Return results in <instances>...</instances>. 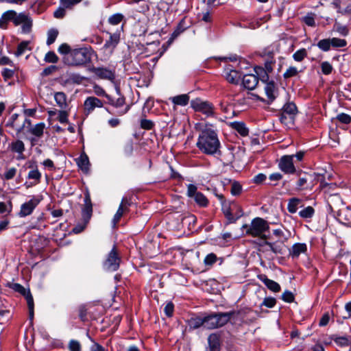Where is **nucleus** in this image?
Listing matches in <instances>:
<instances>
[{"label":"nucleus","mask_w":351,"mask_h":351,"mask_svg":"<svg viewBox=\"0 0 351 351\" xmlns=\"http://www.w3.org/2000/svg\"><path fill=\"white\" fill-rule=\"evenodd\" d=\"M73 49H71V47L66 44L63 43L58 47V52L61 54L65 55L67 56L72 51Z\"/></svg>","instance_id":"50"},{"label":"nucleus","mask_w":351,"mask_h":351,"mask_svg":"<svg viewBox=\"0 0 351 351\" xmlns=\"http://www.w3.org/2000/svg\"><path fill=\"white\" fill-rule=\"evenodd\" d=\"M16 171L17 170L15 167H11L5 171L3 177L7 180H11L16 176Z\"/></svg>","instance_id":"57"},{"label":"nucleus","mask_w":351,"mask_h":351,"mask_svg":"<svg viewBox=\"0 0 351 351\" xmlns=\"http://www.w3.org/2000/svg\"><path fill=\"white\" fill-rule=\"evenodd\" d=\"M54 99L57 105L61 109H65L67 107L66 96L63 92H58L54 95Z\"/></svg>","instance_id":"28"},{"label":"nucleus","mask_w":351,"mask_h":351,"mask_svg":"<svg viewBox=\"0 0 351 351\" xmlns=\"http://www.w3.org/2000/svg\"><path fill=\"white\" fill-rule=\"evenodd\" d=\"M32 26V21L29 19V18L27 19V21L23 23L22 26V31L23 33H29L31 31Z\"/></svg>","instance_id":"59"},{"label":"nucleus","mask_w":351,"mask_h":351,"mask_svg":"<svg viewBox=\"0 0 351 351\" xmlns=\"http://www.w3.org/2000/svg\"><path fill=\"white\" fill-rule=\"evenodd\" d=\"M58 35V31L56 29H51L47 32V45H51L53 44Z\"/></svg>","instance_id":"38"},{"label":"nucleus","mask_w":351,"mask_h":351,"mask_svg":"<svg viewBox=\"0 0 351 351\" xmlns=\"http://www.w3.org/2000/svg\"><path fill=\"white\" fill-rule=\"evenodd\" d=\"M103 101L95 97H88L84 101V110L88 114L92 112L96 108H102Z\"/></svg>","instance_id":"16"},{"label":"nucleus","mask_w":351,"mask_h":351,"mask_svg":"<svg viewBox=\"0 0 351 351\" xmlns=\"http://www.w3.org/2000/svg\"><path fill=\"white\" fill-rule=\"evenodd\" d=\"M293 156H284L279 162V168L285 173H294L295 168L293 165Z\"/></svg>","instance_id":"10"},{"label":"nucleus","mask_w":351,"mask_h":351,"mask_svg":"<svg viewBox=\"0 0 351 351\" xmlns=\"http://www.w3.org/2000/svg\"><path fill=\"white\" fill-rule=\"evenodd\" d=\"M77 166L84 172H88L89 169V160L88 156L83 153L80 156L75 159Z\"/></svg>","instance_id":"23"},{"label":"nucleus","mask_w":351,"mask_h":351,"mask_svg":"<svg viewBox=\"0 0 351 351\" xmlns=\"http://www.w3.org/2000/svg\"><path fill=\"white\" fill-rule=\"evenodd\" d=\"M170 99L175 105L185 106L189 104L190 97L188 94H182L173 97Z\"/></svg>","instance_id":"26"},{"label":"nucleus","mask_w":351,"mask_h":351,"mask_svg":"<svg viewBox=\"0 0 351 351\" xmlns=\"http://www.w3.org/2000/svg\"><path fill=\"white\" fill-rule=\"evenodd\" d=\"M321 69L324 75H329L332 73L333 68L330 63L325 61L321 64Z\"/></svg>","instance_id":"47"},{"label":"nucleus","mask_w":351,"mask_h":351,"mask_svg":"<svg viewBox=\"0 0 351 351\" xmlns=\"http://www.w3.org/2000/svg\"><path fill=\"white\" fill-rule=\"evenodd\" d=\"M210 123H198L195 128L199 131L196 143L197 147L204 154L214 155L221 147L218 135Z\"/></svg>","instance_id":"1"},{"label":"nucleus","mask_w":351,"mask_h":351,"mask_svg":"<svg viewBox=\"0 0 351 351\" xmlns=\"http://www.w3.org/2000/svg\"><path fill=\"white\" fill-rule=\"evenodd\" d=\"M191 106L195 111L202 112L207 117L215 116V107L209 101L197 98L191 101Z\"/></svg>","instance_id":"5"},{"label":"nucleus","mask_w":351,"mask_h":351,"mask_svg":"<svg viewBox=\"0 0 351 351\" xmlns=\"http://www.w3.org/2000/svg\"><path fill=\"white\" fill-rule=\"evenodd\" d=\"M174 306L173 303L169 302L164 308L165 313L167 317H171L173 313Z\"/></svg>","instance_id":"60"},{"label":"nucleus","mask_w":351,"mask_h":351,"mask_svg":"<svg viewBox=\"0 0 351 351\" xmlns=\"http://www.w3.org/2000/svg\"><path fill=\"white\" fill-rule=\"evenodd\" d=\"M28 167L31 169L27 174V179L32 180L31 182V185L34 186L40 182L41 180V173L38 169L37 165L35 162H29Z\"/></svg>","instance_id":"15"},{"label":"nucleus","mask_w":351,"mask_h":351,"mask_svg":"<svg viewBox=\"0 0 351 351\" xmlns=\"http://www.w3.org/2000/svg\"><path fill=\"white\" fill-rule=\"evenodd\" d=\"M260 247L263 248L262 251L268 253L271 252L275 254H282V246L278 244V242H269L265 240H263L262 243L259 244Z\"/></svg>","instance_id":"14"},{"label":"nucleus","mask_w":351,"mask_h":351,"mask_svg":"<svg viewBox=\"0 0 351 351\" xmlns=\"http://www.w3.org/2000/svg\"><path fill=\"white\" fill-rule=\"evenodd\" d=\"M258 279L261 280L271 291L277 293L280 291V285L278 282L267 278L265 275H259Z\"/></svg>","instance_id":"20"},{"label":"nucleus","mask_w":351,"mask_h":351,"mask_svg":"<svg viewBox=\"0 0 351 351\" xmlns=\"http://www.w3.org/2000/svg\"><path fill=\"white\" fill-rule=\"evenodd\" d=\"M10 150L12 152L17 153L19 154H23L25 151V145L21 140H16L11 143L9 145Z\"/></svg>","instance_id":"27"},{"label":"nucleus","mask_w":351,"mask_h":351,"mask_svg":"<svg viewBox=\"0 0 351 351\" xmlns=\"http://www.w3.org/2000/svg\"><path fill=\"white\" fill-rule=\"evenodd\" d=\"M39 200L36 198H32L29 201L23 204L21 206V210L19 213V216L26 217L29 215L37 206Z\"/></svg>","instance_id":"17"},{"label":"nucleus","mask_w":351,"mask_h":351,"mask_svg":"<svg viewBox=\"0 0 351 351\" xmlns=\"http://www.w3.org/2000/svg\"><path fill=\"white\" fill-rule=\"evenodd\" d=\"M242 187L237 182H234L231 185V193L233 195H238L241 193Z\"/></svg>","instance_id":"55"},{"label":"nucleus","mask_w":351,"mask_h":351,"mask_svg":"<svg viewBox=\"0 0 351 351\" xmlns=\"http://www.w3.org/2000/svg\"><path fill=\"white\" fill-rule=\"evenodd\" d=\"M331 339H332L338 346L341 347H348L351 344L350 341L348 339L347 337H338L335 335L331 336Z\"/></svg>","instance_id":"32"},{"label":"nucleus","mask_w":351,"mask_h":351,"mask_svg":"<svg viewBox=\"0 0 351 351\" xmlns=\"http://www.w3.org/2000/svg\"><path fill=\"white\" fill-rule=\"evenodd\" d=\"M125 213H127V211L123 208V206L119 205V208L112 219V223L114 227L117 226V223L119 221L123 214Z\"/></svg>","instance_id":"41"},{"label":"nucleus","mask_w":351,"mask_h":351,"mask_svg":"<svg viewBox=\"0 0 351 351\" xmlns=\"http://www.w3.org/2000/svg\"><path fill=\"white\" fill-rule=\"evenodd\" d=\"M337 119L345 124H348L351 121V117L346 113H340L337 116Z\"/></svg>","instance_id":"56"},{"label":"nucleus","mask_w":351,"mask_h":351,"mask_svg":"<svg viewBox=\"0 0 351 351\" xmlns=\"http://www.w3.org/2000/svg\"><path fill=\"white\" fill-rule=\"evenodd\" d=\"M307 51L306 49L302 48L293 54V58L296 62H302L305 58L307 57Z\"/></svg>","instance_id":"37"},{"label":"nucleus","mask_w":351,"mask_h":351,"mask_svg":"<svg viewBox=\"0 0 351 351\" xmlns=\"http://www.w3.org/2000/svg\"><path fill=\"white\" fill-rule=\"evenodd\" d=\"M94 93L99 97H106L108 98V95L106 94L104 88L98 84H95L93 86Z\"/></svg>","instance_id":"48"},{"label":"nucleus","mask_w":351,"mask_h":351,"mask_svg":"<svg viewBox=\"0 0 351 351\" xmlns=\"http://www.w3.org/2000/svg\"><path fill=\"white\" fill-rule=\"evenodd\" d=\"M230 126L232 129L235 130L242 136L248 135L249 130L246 128L243 122L234 121L230 123Z\"/></svg>","instance_id":"24"},{"label":"nucleus","mask_w":351,"mask_h":351,"mask_svg":"<svg viewBox=\"0 0 351 351\" xmlns=\"http://www.w3.org/2000/svg\"><path fill=\"white\" fill-rule=\"evenodd\" d=\"M272 54V53H269L268 57L265 59V68H263L270 73H272L276 63V60H274Z\"/></svg>","instance_id":"33"},{"label":"nucleus","mask_w":351,"mask_h":351,"mask_svg":"<svg viewBox=\"0 0 351 351\" xmlns=\"http://www.w3.org/2000/svg\"><path fill=\"white\" fill-rule=\"evenodd\" d=\"M14 75V71L9 69H4L2 71V76L4 80L6 81L10 78H12Z\"/></svg>","instance_id":"63"},{"label":"nucleus","mask_w":351,"mask_h":351,"mask_svg":"<svg viewBox=\"0 0 351 351\" xmlns=\"http://www.w3.org/2000/svg\"><path fill=\"white\" fill-rule=\"evenodd\" d=\"M226 78L228 82L237 84L240 80L241 75L235 70H230L226 73Z\"/></svg>","instance_id":"29"},{"label":"nucleus","mask_w":351,"mask_h":351,"mask_svg":"<svg viewBox=\"0 0 351 351\" xmlns=\"http://www.w3.org/2000/svg\"><path fill=\"white\" fill-rule=\"evenodd\" d=\"M243 86L248 90H254L258 83V78L256 75L247 74L243 77Z\"/></svg>","instance_id":"19"},{"label":"nucleus","mask_w":351,"mask_h":351,"mask_svg":"<svg viewBox=\"0 0 351 351\" xmlns=\"http://www.w3.org/2000/svg\"><path fill=\"white\" fill-rule=\"evenodd\" d=\"M210 351H220V336L213 333L208 338Z\"/></svg>","instance_id":"21"},{"label":"nucleus","mask_w":351,"mask_h":351,"mask_svg":"<svg viewBox=\"0 0 351 351\" xmlns=\"http://www.w3.org/2000/svg\"><path fill=\"white\" fill-rule=\"evenodd\" d=\"M276 304V300L272 297L265 298L261 304V306H265L267 308H273Z\"/></svg>","instance_id":"53"},{"label":"nucleus","mask_w":351,"mask_h":351,"mask_svg":"<svg viewBox=\"0 0 351 351\" xmlns=\"http://www.w3.org/2000/svg\"><path fill=\"white\" fill-rule=\"evenodd\" d=\"M29 41H22L21 43H19L17 47V50L15 52V55L16 56H20L23 55L26 50H31V49L29 47Z\"/></svg>","instance_id":"35"},{"label":"nucleus","mask_w":351,"mask_h":351,"mask_svg":"<svg viewBox=\"0 0 351 351\" xmlns=\"http://www.w3.org/2000/svg\"><path fill=\"white\" fill-rule=\"evenodd\" d=\"M28 18V16L23 12H21L19 14L16 12L13 23L15 25H19L27 21Z\"/></svg>","instance_id":"45"},{"label":"nucleus","mask_w":351,"mask_h":351,"mask_svg":"<svg viewBox=\"0 0 351 351\" xmlns=\"http://www.w3.org/2000/svg\"><path fill=\"white\" fill-rule=\"evenodd\" d=\"M120 40V36L118 34H110V38L106 41L104 45L101 48L104 56L109 57L111 56Z\"/></svg>","instance_id":"9"},{"label":"nucleus","mask_w":351,"mask_h":351,"mask_svg":"<svg viewBox=\"0 0 351 351\" xmlns=\"http://www.w3.org/2000/svg\"><path fill=\"white\" fill-rule=\"evenodd\" d=\"M25 128H28L29 132L32 134L34 135L36 137L40 138L43 135L45 124L44 123H39L36 124L34 126H32L31 120L25 119L23 124L19 126L17 130L19 132H20L23 131Z\"/></svg>","instance_id":"8"},{"label":"nucleus","mask_w":351,"mask_h":351,"mask_svg":"<svg viewBox=\"0 0 351 351\" xmlns=\"http://www.w3.org/2000/svg\"><path fill=\"white\" fill-rule=\"evenodd\" d=\"M298 73L299 71L298 68L293 66H291L284 73L283 77L285 79H288L296 76Z\"/></svg>","instance_id":"42"},{"label":"nucleus","mask_w":351,"mask_h":351,"mask_svg":"<svg viewBox=\"0 0 351 351\" xmlns=\"http://www.w3.org/2000/svg\"><path fill=\"white\" fill-rule=\"evenodd\" d=\"M255 71L256 73V75L258 77V79L261 80V82H263L265 84H266L268 82H270L269 80V74L270 73L267 72L263 68L260 67V66L256 67V68H255Z\"/></svg>","instance_id":"30"},{"label":"nucleus","mask_w":351,"mask_h":351,"mask_svg":"<svg viewBox=\"0 0 351 351\" xmlns=\"http://www.w3.org/2000/svg\"><path fill=\"white\" fill-rule=\"evenodd\" d=\"M234 311L213 313L204 316V328L215 329L226 324L234 315Z\"/></svg>","instance_id":"4"},{"label":"nucleus","mask_w":351,"mask_h":351,"mask_svg":"<svg viewBox=\"0 0 351 351\" xmlns=\"http://www.w3.org/2000/svg\"><path fill=\"white\" fill-rule=\"evenodd\" d=\"M317 47L324 51H329L332 47L330 38L320 40L317 43Z\"/></svg>","instance_id":"40"},{"label":"nucleus","mask_w":351,"mask_h":351,"mask_svg":"<svg viewBox=\"0 0 351 351\" xmlns=\"http://www.w3.org/2000/svg\"><path fill=\"white\" fill-rule=\"evenodd\" d=\"M307 250V247L305 243H295L292 246L290 250V255L293 258H298L301 254L305 253Z\"/></svg>","instance_id":"22"},{"label":"nucleus","mask_w":351,"mask_h":351,"mask_svg":"<svg viewBox=\"0 0 351 351\" xmlns=\"http://www.w3.org/2000/svg\"><path fill=\"white\" fill-rule=\"evenodd\" d=\"M301 200L298 198H291L289 199L288 205H287V209L289 213H296L298 210V206L300 204Z\"/></svg>","instance_id":"34"},{"label":"nucleus","mask_w":351,"mask_h":351,"mask_svg":"<svg viewBox=\"0 0 351 351\" xmlns=\"http://www.w3.org/2000/svg\"><path fill=\"white\" fill-rule=\"evenodd\" d=\"M187 323L191 329H197L200 326L204 328V317L202 316L192 317L188 319Z\"/></svg>","instance_id":"25"},{"label":"nucleus","mask_w":351,"mask_h":351,"mask_svg":"<svg viewBox=\"0 0 351 351\" xmlns=\"http://www.w3.org/2000/svg\"><path fill=\"white\" fill-rule=\"evenodd\" d=\"M314 208L311 206H307L303 210H300L299 215L302 218H311L314 215Z\"/></svg>","instance_id":"39"},{"label":"nucleus","mask_w":351,"mask_h":351,"mask_svg":"<svg viewBox=\"0 0 351 351\" xmlns=\"http://www.w3.org/2000/svg\"><path fill=\"white\" fill-rule=\"evenodd\" d=\"M282 110L284 113L289 115L291 117H293L297 114L298 110L295 104L292 102L287 103L284 105L282 108Z\"/></svg>","instance_id":"31"},{"label":"nucleus","mask_w":351,"mask_h":351,"mask_svg":"<svg viewBox=\"0 0 351 351\" xmlns=\"http://www.w3.org/2000/svg\"><path fill=\"white\" fill-rule=\"evenodd\" d=\"M149 102L150 101L149 99H147L145 104H144V106L143 108V112H142V118L140 121V125H141V128L143 130H152L154 128V123L151 121V120H149V119H145V108H147V110H149L150 109V106H149Z\"/></svg>","instance_id":"18"},{"label":"nucleus","mask_w":351,"mask_h":351,"mask_svg":"<svg viewBox=\"0 0 351 351\" xmlns=\"http://www.w3.org/2000/svg\"><path fill=\"white\" fill-rule=\"evenodd\" d=\"M28 308H29V319L31 320L34 318V300L33 297L31 295L30 292L28 291L27 293L25 295Z\"/></svg>","instance_id":"36"},{"label":"nucleus","mask_w":351,"mask_h":351,"mask_svg":"<svg viewBox=\"0 0 351 351\" xmlns=\"http://www.w3.org/2000/svg\"><path fill=\"white\" fill-rule=\"evenodd\" d=\"M93 213V205L89 193H86L84 197V205L82 210V221L88 223L91 218Z\"/></svg>","instance_id":"11"},{"label":"nucleus","mask_w":351,"mask_h":351,"mask_svg":"<svg viewBox=\"0 0 351 351\" xmlns=\"http://www.w3.org/2000/svg\"><path fill=\"white\" fill-rule=\"evenodd\" d=\"M329 320H330L329 313H326L321 317V319L319 320V325L320 326H326L328 324Z\"/></svg>","instance_id":"64"},{"label":"nucleus","mask_w":351,"mask_h":351,"mask_svg":"<svg viewBox=\"0 0 351 351\" xmlns=\"http://www.w3.org/2000/svg\"><path fill=\"white\" fill-rule=\"evenodd\" d=\"M12 211V203L9 202L8 205H7L4 202H0V214H3L5 213H10Z\"/></svg>","instance_id":"58"},{"label":"nucleus","mask_w":351,"mask_h":351,"mask_svg":"<svg viewBox=\"0 0 351 351\" xmlns=\"http://www.w3.org/2000/svg\"><path fill=\"white\" fill-rule=\"evenodd\" d=\"M68 116H69L68 112L66 110H64V109H62V110H60L58 112V120L61 123H68V121H69Z\"/></svg>","instance_id":"54"},{"label":"nucleus","mask_w":351,"mask_h":351,"mask_svg":"<svg viewBox=\"0 0 351 351\" xmlns=\"http://www.w3.org/2000/svg\"><path fill=\"white\" fill-rule=\"evenodd\" d=\"M98 78L112 81L114 79V72L104 67H93L90 69Z\"/></svg>","instance_id":"13"},{"label":"nucleus","mask_w":351,"mask_h":351,"mask_svg":"<svg viewBox=\"0 0 351 351\" xmlns=\"http://www.w3.org/2000/svg\"><path fill=\"white\" fill-rule=\"evenodd\" d=\"M269 228L268 222L261 217H256L252 219L250 225L244 224L242 226V229L245 230L246 234L253 237H259L262 240L267 239L268 237L265 234V232Z\"/></svg>","instance_id":"3"},{"label":"nucleus","mask_w":351,"mask_h":351,"mask_svg":"<svg viewBox=\"0 0 351 351\" xmlns=\"http://www.w3.org/2000/svg\"><path fill=\"white\" fill-rule=\"evenodd\" d=\"M121 257L118 254L116 246H114L104 263V267L108 271H114L119 269Z\"/></svg>","instance_id":"6"},{"label":"nucleus","mask_w":351,"mask_h":351,"mask_svg":"<svg viewBox=\"0 0 351 351\" xmlns=\"http://www.w3.org/2000/svg\"><path fill=\"white\" fill-rule=\"evenodd\" d=\"M123 16L121 14H115L108 19V22L113 25H118L121 22Z\"/></svg>","instance_id":"49"},{"label":"nucleus","mask_w":351,"mask_h":351,"mask_svg":"<svg viewBox=\"0 0 351 351\" xmlns=\"http://www.w3.org/2000/svg\"><path fill=\"white\" fill-rule=\"evenodd\" d=\"M217 261V257L215 254L210 253L205 257L204 263L206 266L211 267Z\"/></svg>","instance_id":"43"},{"label":"nucleus","mask_w":351,"mask_h":351,"mask_svg":"<svg viewBox=\"0 0 351 351\" xmlns=\"http://www.w3.org/2000/svg\"><path fill=\"white\" fill-rule=\"evenodd\" d=\"M69 350L70 351H81V344L78 341L71 340L69 343Z\"/></svg>","instance_id":"52"},{"label":"nucleus","mask_w":351,"mask_h":351,"mask_svg":"<svg viewBox=\"0 0 351 351\" xmlns=\"http://www.w3.org/2000/svg\"><path fill=\"white\" fill-rule=\"evenodd\" d=\"M187 195L193 198L196 204L201 207H206L208 204V200L206 197L201 192L197 191V187L192 184L187 186Z\"/></svg>","instance_id":"7"},{"label":"nucleus","mask_w":351,"mask_h":351,"mask_svg":"<svg viewBox=\"0 0 351 351\" xmlns=\"http://www.w3.org/2000/svg\"><path fill=\"white\" fill-rule=\"evenodd\" d=\"M281 299L286 302H293L295 297L292 292L289 291H285L281 295Z\"/></svg>","instance_id":"51"},{"label":"nucleus","mask_w":351,"mask_h":351,"mask_svg":"<svg viewBox=\"0 0 351 351\" xmlns=\"http://www.w3.org/2000/svg\"><path fill=\"white\" fill-rule=\"evenodd\" d=\"M58 57L53 51L47 52L45 56V60L47 62L56 63L58 62Z\"/></svg>","instance_id":"46"},{"label":"nucleus","mask_w":351,"mask_h":351,"mask_svg":"<svg viewBox=\"0 0 351 351\" xmlns=\"http://www.w3.org/2000/svg\"><path fill=\"white\" fill-rule=\"evenodd\" d=\"M331 46L334 48L344 47L347 45L345 39L332 38L330 39Z\"/></svg>","instance_id":"44"},{"label":"nucleus","mask_w":351,"mask_h":351,"mask_svg":"<svg viewBox=\"0 0 351 351\" xmlns=\"http://www.w3.org/2000/svg\"><path fill=\"white\" fill-rule=\"evenodd\" d=\"M264 90L267 97V103H272L277 97L278 93L276 83L273 80L267 82L265 85Z\"/></svg>","instance_id":"12"},{"label":"nucleus","mask_w":351,"mask_h":351,"mask_svg":"<svg viewBox=\"0 0 351 351\" xmlns=\"http://www.w3.org/2000/svg\"><path fill=\"white\" fill-rule=\"evenodd\" d=\"M16 12L14 10H8L3 14V16L5 20L8 21L14 22Z\"/></svg>","instance_id":"61"},{"label":"nucleus","mask_w":351,"mask_h":351,"mask_svg":"<svg viewBox=\"0 0 351 351\" xmlns=\"http://www.w3.org/2000/svg\"><path fill=\"white\" fill-rule=\"evenodd\" d=\"M65 8L60 7L54 12L53 16L56 19H62L65 16Z\"/></svg>","instance_id":"62"},{"label":"nucleus","mask_w":351,"mask_h":351,"mask_svg":"<svg viewBox=\"0 0 351 351\" xmlns=\"http://www.w3.org/2000/svg\"><path fill=\"white\" fill-rule=\"evenodd\" d=\"M91 49L82 47L73 49L67 56H64V62L69 66H79L84 65L91 60Z\"/></svg>","instance_id":"2"}]
</instances>
